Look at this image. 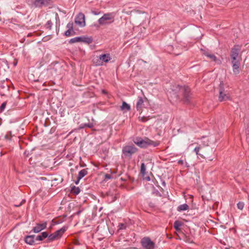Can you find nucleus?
Returning a JSON list of instances; mask_svg holds the SVG:
<instances>
[{
	"mask_svg": "<svg viewBox=\"0 0 249 249\" xmlns=\"http://www.w3.org/2000/svg\"><path fill=\"white\" fill-rule=\"evenodd\" d=\"M115 16V15L113 13L104 14L103 16L98 19V22L101 26L109 25L114 22Z\"/></svg>",
	"mask_w": 249,
	"mask_h": 249,
	"instance_id": "f257e3e1",
	"label": "nucleus"
},
{
	"mask_svg": "<svg viewBox=\"0 0 249 249\" xmlns=\"http://www.w3.org/2000/svg\"><path fill=\"white\" fill-rule=\"evenodd\" d=\"M241 48L239 46H235L231 50V61H240L238 57Z\"/></svg>",
	"mask_w": 249,
	"mask_h": 249,
	"instance_id": "f03ea898",
	"label": "nucleus"
},
{
	"mask_svg": "<svg viewBox=\"0 0 249 249\" xmlns=\"http://www.w3.org/2000/svg\"><path fill=\"white\" fill-rule=\"evenodd\" d=\"M134 142L137 145L141 147H146L147 145L152 144H153L155 146L157 145V144H156L155 142L148 139L136 140Z\"/></svg>",
	"mask_w": 249,
	"mask_h": 249,
	"instance_id": "7ed1b4c3",
	"label": "nucleus"
},
{
	"mask_svg": "<svg viewBox=\"0 0 249 249\" xmlns=\"http://www.w3.org/2000/svg\"><path fill=\"white\" fill-rule=\"evenodd\" d=\"M229 95L225 91L223 87V83H221L220 85L219 100L222 102L226 101L229 99Z\"/></svg>",
	"mask_w": 249,
	"mask_h": 249,
	"instance_id": "20e7f679",
	"label": "nucleus"
},
{
	"mask_svg": "<svg viewBox=\"0 0 249 249\" xmlns=\"http://www.w3.org/2000/svg\"><path fill=\"white\" fill-rule=\"evenodd\" d=\"M141 243L142 247L145 249H154V243L149 238H143Z\"/></svg>",
	"mask_w": 249,
	"mask_h": 249,
	"instance_id": "39448f33",
	"label": "nucleus"
},
{
	"mask_svg": "<svg viewBox=\"0 0 249 249\" xmlns=\"http://www.w3.org/2000/svg\"><path fill=\"white\" fill-rule=\"evenodd\" d=\"M137 149L133 146L128 145L124 147L123 149V153L126 156H131L135 153Z\"/></svg>",
	"mask_w": 249,
	"mask_h": 249,
	"instance_id": "423d86ee",
	"label": "nucleus"
},
{
	"mask_svg": "<svg viewBox=\"0 0 249 249\" xmlns=\"http://www.w3.org/2000/svg\"><path fill=\"white\" fill-rule=\"evenodd\" d=\"M75 23L80 27L85 26L86 23L84 15L82 13H79L75 18Z\"/></svg>",
	"mask_w": 249,
	"mask_h": 249,
	"instance_id": "0eeeda50",
	"label": "nucleus"
},
{
	"mask_svg": "<svg viewBox=\"0 0 249 249\" xmlns=\"http://www.w3.org/2000/svg\"><path fill=\"white\" fill-rule=\"evenodd\" d=\"M111 59L109 54H103L99 56L97 65H103V63H107Z\"/></svg>",
	"mask_w": 249,
	"mask_h": 249,
	"instance_id": "6e6552de",
	"label": "nucleus"
},
{
	"mask_svg": "<svg viewBox=\"0 0 249 249\" xmlns=\"http://www.w3.org/2000/svg\"><path fill=\"white\" fill-rule=\"evenodd\" d=\"M232 71L234 75H237L240 72V61H231Z\"/></svg>",
	"mask_w": 249,
	"mask_h": 249,
	"instance_id": "1a4fd4ad",
	"label": "nucleus"
},
{
	"mask_svg": "<svg viewBox=\"0 0 249 249\" xmlns=\"http://www.w3.org/2000/svg\"><path fill=\"white\" fill-rule=\"evenodd\" d=\"M47 227V222H45L42 223L37 224L33 228V231L35 233H38L42 230L45 229Z\"/></svg>",
	"mask_w": 249,
	"mask_h": 249,
	"instance_id": "9d476101",
	"label": "nucleus"
},
{
	"mask_svg": "<svg viewBox=\"0 0 249 249\" xmlns=\"http://www.w3.org/2000/svg\"><path fill=\"white\" fill-rule=\"evenodd\" d=\"M145 99V98H143L142 97H139L138 99V101L136 104V108L137 110L139 111H142V108L144 106V100Z\"/></svg>",
	"mask_w": 249,
	"mask_h": 249,
	"instance_id": "9b49d317",
	"label": "nucleus"
},
{
	"mask_svg": "<svg viewBox=\"0 0 249 249\" xmlns=\"http://www.w3.org/2000/svg\"><path fill=\"white\" fill-rule=\"evenodd\" d=\"M204 54L205 56H206L208 58L210 59L212 61H214L217 64H219L221 63V61L219 59H217L214 55L211 54L208 52H205Z\"/></svg>",
	"mask_w": 249,
	"mask_h": 249,
	"instance_id": "f8f14e48",
	"label": "nucleus"
},
{
	"mask_svg": "<svg viewBox=\"0 0 249 249\" xmlns=\"http://www.w3.org/2000/svg\"><path fill=\"white\" fill-rule=\"evenodd\" d=\"M67 228L65 227H63L60 229L57 230L53 233L55 235V236L57 239L61 237L62 235L64 233V232L66 231Z\"/></svg>",
	"mask_w": 249,
	"mask_h": 249,
	"instance_id": "ddd939ff",
	"label": "nucleus"
},
{
	"mask_svg": "<svg viewBox=\"0 0 249 249\" xmlns=\"http://www.w3.org/2000/svg\"><path fill=\"white\" fill-rule=\"evenodd\" d=\"M35 235H29L25 238V242L29 245H32L34 243Z\"/></svg>",
	"mask_w": 249,
	"mask_h": 249,
	"instance_id": "4468645a",
	"label": "nucleus"
},
{
	"mask_svg": "<svg viewBox=\"0 0 249 249\" xmlns=\"http://www.w3.org/2000/svg\"><path fill=\"white\" fill-rule=\"evenodd\" d=\"M48 236V233L46 231L43 232L41 234L37 235L36 237V240L38 241H42L43 239L47 238Z\"/></svg>",
	"mask_w": 249,
	"mask_h": 249,
	"instance_id": "2eb2a0df",
	"label": "nucleus"
},
{
	"mask_svg": "<svg viewBox=\"0 0 249 249\" xmlns=\"http://www.w3.org/2000/svg\"><path fill=\"white\" fill-rule=\"evenodd\" d=\"M47 3L46 0H35L34 5L36 7H40Z\"/></svg>",
	"mask_w": 249,
	"mask_h": 249,
	"instance_id": "dca6fc26",
	"label": "nucleus"
},
{
	"mask_svg": "<svg viewBox=\"0 0 249 249\" xmlns=\"http://www.w3.org/2000/svg\"><path fill=\"white\" fill-rule=\"evenodd\" d=\"M183 225L182 222L177 220L174 222V227L176 231H180V227Z\"/></svg>",
	"mask_w": 249,
	"mask_h": 249,
	"instance_id": "f3484780",
	"label": "nucleus"
},
{
	"mask_svg": "<svg viewBox=\"0 0 249 249\" xmlns=\"http://www.w3.org/2000/svg\"><path fill=\"white\" fill-rule=\"evenodd\" d=\"M189 209V206L186 204H183L178 206L177 210L178 212L184 211L187 210Z\"/></svg>",
	"mask_w": 249,
	"mask_h": 249,
	"instance_id": "a211bd4d",
	"label": "nucleus"
},
{
	"mask_svg": "<svg viewBox=\"0 0 249 249\" xmlns=\"http://www.w3.org/2000/svg\"><path fill=\"white\" fill-rule=\"evenodd\" d=\"M88 174V171L87 169H83L81 170L78 175V177L79 178V179H81L84 177H85Z\"/></svg>",
	"mask_w": 249,
	"mask_h": 249,
	"instance_id": "6ab92c4d",
	"label": "nucleus"
},
{
	"mask_svg": "<svg viewBox=\"0 0 249 249\" xmlns=\"http://www.w3.org/2000/svg\"><path fill=\"white\" fill-rule=\"evenodd\" d=\"M121 110L123 111H128L130 109V106L126 102H123L122 106L121 107Z\"/></svg>",
	"mask_w": 249,
	"mask_h": 249,
	"instance_id": "aec40b11",
	"label": "nucleus"
},
{
	"mask_svg": "<svg viewBox=\"0 0 249 249\" xmlns=\"http://www.w3.org/2000/svg\"><path fill=\"white\" fill-rule=\"evenodd\" d=\"M82 36L76 37L71 38L70 40V42L71 43H75V42H82Z\"/></svg>",
	"mask_w": 249,
	"mask_h": 249,
	"instance_id": "412c9836",
	"label": "nucleus"
},
{
	"mask_svg": "<svg viewBox=\"0 0 249 249\" xmlns=\"http://www.w3.org/2000/svg\"><path fill=\"white\" fill-rule=\"evenodd\" d=\"M92 41V39L90 37H84V36L82 37V42H86L87 43L89 44V43H91Z\"/></svg>",
	"mask_w": 249,
	"mask_h": 249,
	"instance_id": "4be33fe9",
	"label": "nucleus"
},
{
	"mask_svg": "<svg viewBox=\"0 0 249 249\" xmlns=\"http://www.w3.org/2000/svg\"><path fill=\"white\" fill-rule=\"evenodd\" d=\"M47 237H48L47 240H48V242H51L52 241L57 239V238L55 236V235H54V233L51 234L49 235H48V236Z\"/></svg>",
	"mask_w": 249,
	"mask_h": 249,
	"instance_id": "5701e85b",
	"label": "nucleus"
},
{
	"mask_svg": "<svg viewBox=\"0 0 249 249\" xmlns=\"http://www.w3.org/2000/svg\"><path fill=\"white\" fill-rule=\"evenodd\" d=\"M146 170L145 165L143 163H142L141 166V172L142 175L145 174Z\"/></svg>",
	"mask_w": 249,
	"mask_h": 249,
	"instance_id": "b1692460",
	"label": "nucleus"
},
{
	"mask_svg": "<svg viewBox=\"0 0 249 249\" xmlns=\"http://www.w3.org/2000/svg\"><path fill=\"white\" fill-rule=\"evenodd\" d=\"M182 89H183L185 92L184 97H185L186 101H188V99L187 98V94L189 92L190 90L188 88H185V87L182 88Z\"/></svg>",
	"mask_w": 249,
	"mask_h": 249,
	"instance_id": "393cba45",
	"label": "nucleus"
},
{
	"mask_svg": "<svg viewBox=\"0 0 249 249\" xmlns=\"http://www.w3.org/2000/svg\"><path fill=\"white\" fill-rule=\"evenodd\" d=\"M237 208L240 210H242L244 206V203L242 202H239L237 204Z\"/></svg>",
	"mask_w": 249,
	"mask_h": 249,
	"instance_id": "a878e982",
	"label": "nucleus"
},
{
	"mask_svg": "<svg viewBox=\"0 0 249 249\" xmlns=\"http://www.w3.org/2000/svg\"><path fill=\"white\" fill-rule=\"evenodd\" d=\"M72 25H73V24L72 22H69L68 24H67V28L69 29H70L71 31H72Z\"/></svg>",
	"mask_w": 249,
	"mask_h": 249,
	"instance_id": "bb28decb",
	"label": "nucleus"
},
{
	"mask_svg": "<svg viewBox=\"0 0 249 249\" xmlns=\"http://www.w3.org/2000/svg\"><path fill=\"white\" fill-rule=\"evenodd\" d=\"M200 149V147L199 146L198 147H196L195 149H194V152L196 153V155H199L198 154V152L199 151Z\"/></svg>",
	"mask_w": 249,
	"mask_h": 249,
	"instance_id": "cd10ccee",
	"label": "nucleus"
},
{
	"mask_svg": "<svg viewBox=\"0 0 249 249\" xmlns=\"http://www.w3.org/2000/svg\"><path fill=\"white\" fill-rule=\"evenodd\" d=\"M71 31H71L70 29H68L67 31H66V32L65 33V35L67 36H70V34H71Z\"/></svg>",
	"mask_w": 249,
	"mask_h": 249,
	"instance_id": "c85d7f7f",
	"label": "nucleus"
},
{
	"mask_svg": "<svg viewBox=\"0 0 249 249\" xmlns=\"http://www.w3.org/2000/svg\"><path fill=\"white\" fill-rule=\"evenodd\" d=\"M84 126H88L89 128H91L93 126V124L92 123H90V124H84Z\"/></svg>",
	"mask_w": 249,
	"mask_h": 249,
	"instance_id": "c756f323",
	"label": "nucleus"
},
{
	"mask_svg": "<svg viewBox=\"0 0 249 249\" xmlns=\"http://www.w3.org/2000/svg\"><path fill=\"white\" fill-rule=\"evenodd\" d=\"M5 106H6V103H2L0 106V109L1 110H3L5 108Z\"/></svg>",
	"mask_w": 249,
	"mask_h": 249,
	"instance_id": "7c9ffc66",
	"label": "nucleus"
},
{
	"mask_svg": "<svg viewBox=\"0 0 249 249\" xmlns=\"http://www.w3.org/2000/svg\"><path fill=\"white\" fill-rule=\"evenodd\" d=\"M125 228V226L124 224H121L120 225V229L121 230V229H124Z\"/></svg>",
	"mask_w": 249,
	"mask_h": 249,
	"instance_id": "2f4dec72",
	"label": "nucleus"
},
{
	"mask_svg": "<svg viewBox=\"0 0 249 249\" xmlns=\"http://www.w3.org/2000/svg\"><path fill=\"white\" fill-rule=\"evenodd\" d=\"M139 119H140L142 120V122H145L146 120H147V119H145L144 118V117H139Z\"/></svg>",
	"mask_w": 249,
	"mask_h": 249,
	"instance_id": "473e14b6",
	"label": "nucleus"
},
{
	"mask_svg": "<svg viewBox=\"0 0 249 249\" xmlns=\"http://www.w3.org/2000/svg\"><path fill=\"white\" fill-rule=\"evenodd\" d=\"M74 193L76 194H78L79 193V189L78 188H77L74 191Z\"/></svg>",
	"mask_w": 249,
	"mask_h": 249,
	"instance_id": "72a5a7b5",
	"label": "nucleus"
},
{
	"mask_svg": "<svg viewBox=\"0 0 249 249\" xmlns=\"http://www.w3.org/2000/svg\"><path fill=\"white\" fill-rule=\"evenodd\" d=\"M80 180V179H79V178H78V177H77V180H76V181H75V183L76 184H78L79 183V182Z\"/></svg>",
	"mask_w": 249,
	"mask_h": 249,
	"instance_id": "f704fd0d",
	"label": "nucleus"
},
{
	"mask_svg": "<svg viewBox=\"0 0 249 249\" xmlns=\"http://www.w3.org/2000/svg\"><path fill=\"white\" fill-rule=\"evenodd\" d=\"M183 163V161L182 160H179L178 161V163H179V164H182Z\"/></svg>",
	"mask_w": 249,
	"mask_h": 249,
	"instance_id": "c9c22d12",
	"label": "nucleus"
},
{
	"mask_svg": "<svg viewBox=\"0 0 249 249\" xmlns=\"http://www.w3.org/2000/svg\"><path fill=\"white\" fill-rule=\"evenodd\" d=\"M24 202V200H23L18 205H16L17 207L20 206L21 205L22 203Z\"/></svg>",
	"mask_w": 249,
	"mask_h": 249,
	"instance_id": "e433bc0d",
	"label": "nucleus"
},
{
	"mask_svg": "<svg viewBox=\"0 0 249 249\" xmlns=\"http://www.w3.org/2000/svg\"><path fill=\"white\" fill-rule=\"evenodd\" d=\"M106 178H110L109 175H106Z\"/></svg>",
	"mask_w": 249,
	"mask_h": 249,
	"instance_id": "4c0bfd02",
	"label": "nucleus"
},
{
	"mask_svg": "<svg viewBox=\"0 0 249 249\" xmlns=\"http://www.w3.org/2000/svg\"><path fill=\"white\" fill-rule=\"evenodd\" d=\"M5 138L6 139H10V138H9V137H8V135H6V136H5Z\"/></svg>",
	"mask_w": 249,
	"mask_h": 249,
	"instance_id": "58836bf2",
	"label": "nucleus"
},
{
	"mask_svg": "<svg viewBox=\"0 0 249 249\" xmlns=\"http://www.w3.org/2000/svg\"><path fill=\"white\" fill-rule=\"evenodd\" d=\"M92 13H93L94 15H97L98 14L96 13V12H92Z\"/></svg>",
	"mask_w": 249,
	"mask_h": 249,
	"instance_id": "ea45409f",
	"label": "nucleus"
},
{
	"mask_svg": "<svg viewBox=\"0 0 249 249\" xmlns=\"http://www.w3.org/2000/svg\"><path fill=\"white\" fill-rule=\"evenodd\" d=\"M147 179H148V180H150V178H149V177H148V178H147Z\"/></svg>",
	"mask_w": 249,
	"mask_h": 249,
	"instance_id": "a19ab883",
	"label": "nucleus"
},
{
	"mask_svg": "<svg viewBox=\"0 0 249 249\" xmlns=\"http://www.w3.org/2000/svg\"><path fill=\"white\" fill-rule=\"evenodd\" d=\"M48 23L49 24H50V21H48Z\"/></svg>",
	"mask_w": 249,
	"mask_h": 249,
	"instance_id": "79ce46f5",
	"label": "nucleus"
},
{
	"mask_svg": "<svg viewBox=\"0 0 249 249\" xmlns=\"http://www.w3.org/2000/svg\"><path fill=\"white\" fill-rule=\"evenodd\" d=\"M48 23L49 24H50V21H48Z\"/></svg>",
	"mask_w": 249,
	"mask_h": 249,
	"instance_id": "37998d69",
	"label": "nucleus"
}]
</instances>
